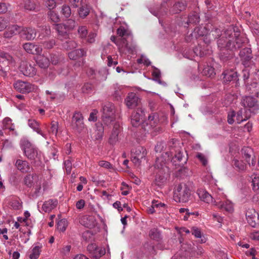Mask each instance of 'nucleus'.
I'll use <instances>...</instances> for the list:
<instances>
[{"label": "nucleus", "instance_id": "1", "mask_svg": "<svg viewBox=\"0 0 259 259\" xmlns=\"http://www.w3.org/2000/svg\"><path fill=\"white\" fill-rule=\"evenodd\" d=\"M219 46H223L230 50H235L240 48L243 43L242 39L240 37V32L235 30L233 27H229L222 34V37L218 41Z\"/></svg>", "mask_w": 259, "mask_h": 259}, {"label": "nucleus", "instance_id": "2", "mask_svg": "<svg viewBox=\"0 0 259 259\" xmlns=\"http://www.w3.org/2000/svg\"><path fill=\"white\" fill-rule=\"evenodd\" d=\"M23 184L27 188L34 189L31 195L33 198H37L41 193L42 189L45 190L47 187V182L43 177L36 173L26 175L23 178Z\"/></svg>", "mask_w": 259, "mask_h": 259}, {"label": "nucleus", "instance_id": "3", "mask_svg": "<svg viewBox=\"0 0 259 259\" xmlns=\"http://www.w3.org/2000/svg\"><path fill=\"white\" fill-rule=\"evenodd\" d=\"M191 192L190 185L189 183H181L176 187L174 199L176 202L186 203L189 200Z\"/></svg>", "mask_w": 259, "mask_h": 259}, {"label": "nucleus", "instance_id": "4", "mask_svg": "<svg viewBox=\"0 0 259 259\" xmlns=\"http://www.w3.org/2000/svg\"><path fill=\"white\" fill-rule=\"evenodd\" d=\"M102 112V118L103 122L109 125L115 119L114 105L110 102L106 103L103 106Z\"/></svg>", "mask_w": 259, "mask_h": 259}, {"label": "nucleus", "instance_id": "5", "mask_svg": "<svg viewBox=\"0 0 259 259\" xmlns=\"http://www.w3.org/2000/svg\"><path fill=\"white\" fill-rule=\"evenodd\" d=\"M22 149L25 155L30 160L39 158L37 149L34 147L28 140H23L21 142Z\"/></svg>", "mask_w": 259, "mask_h": 259}, {"label": "nucleus", "instance_id": "6", "mask_svg": "<svg viewBox=\"0 0 259 259\" xmlns=\"http://www.w3.org/2000/svg\"><path fill=\"white\" fill-rule=\"evenodd\" d=\"M110 39L116 45L120 52L126 50L128 53H133L136 51V45L134 43L128 44L125 38H120L116 40L115 36H112Z\"/></svg>", "mask_w": 259, "mask_h": 259}, {"label": "nucleus", "instance_id": "7", "mask_svg": "<svg viewBox=\"0 0 259 259\" xmlns=\"http://www.w3.org/2000/svg\"><path fill=\"white\" fill-rule=\"evenodd\" d=\"M71 126L72 129L79 133L84 129L83 117L80 112H74L72 118Z\"/></svg>", "mask_w": 259, "mask_h": 259}, {"label": "nucleus", "instance_id": "8", "mask_svg": "<svg viewBox=\"0 0 259 259\" xmlns=\"http://www.w3.org/2000/svg\"><path fill=\"white\" fill-rule=\"evenodd\" d=\"M132 161L136 165H140L141 159L145 158L147 151L145 148L143 147L139 146L132 151Z\"/></svg>", "mask_w": 259, "mask_h": 259}, {"label": "nucleus", "instance_id": "9", "mask_svg": "<svg viewBox=\"0 0 259 259\" xmlns=\"http://www.w3.org/2000/svg\"><path fill=\"white\" fill-rule=\"evenodd\" d=\"M19 70L26 76L32 77L36 74L35 68L26 61H21Z\"/></svg>", "mask_w": 259, "mask_h": 259}, {"label": "nucleus", "instance_id": "10", "mask_svg": "<svg viewBox=\"0 0 259 259\" xmlns=\"http://www.w3.org/2000/svg\"><path fill=\"white\" fill-rule=\"evenodd\" d=\"M15 89L22 94L28 93L34 89V85L27 81H23L20 80L16 81L14 83Z\"/></svg>", "mask_w": 259, "mask_h": 259}, {"label": "nucleus", "instance_id": "11", "mask_svg": "<svg viewBox=\"0 0 259 259\" xmlns=\"http://www.w3.org/2000/svg\"><path fill=\"white\" fill-rule=\"evenodd\" d=\"M87 249L91 255L96 259H99L105 253V248L98 247L95 243L88 245Z\"/></svg>", "mask_w": 259, "mask_h": 259}, {"label": "nucleus", "instance_id": "12", "mask_svg": "<svg viewBox=\"0 0 259 259\" xmlns=\"http://www.w3.org/2000/svg\"><path fill=\"white\" fill-rule=\"evenodd\" d=\"M246 218L248 224L252 227H255L259 223V214L252 208L246 210Z\"/></svg>", "mask_w": 259, "mask_h": 259}, {"label": "nucleus", "instance_id": "13", "mask_svg": "<svg viewBox=\"0 0 259 259\" xmlns=\"http://www.w3.org/2000/svg\"><path fill=\"white\" fill-rule=\"evenodd\" d=\"M241 153L242 157L244 158L248 164L250 166H254L255 164L254 155L253 150L249 147H245L242 149Z\"/></svg>", "mask_w": 259, "mask_h": 259}, {"label": "nucleus", "instance_id": "14", "mask_svg": "<svg viewBox=\"0 0 259 259\" xmlns=\"http://www.w3.org/2000/svg\"><path fill=\"white\" fill-rule=\"evenodd\" d=\"M79 223L86 228H92L97 224V220L94 215H84L79 218Z\"/></svg>", "mask_w": 259, "mask_h": 259}, {"label": "nucleus", "instance_id": "15", "mask_svg": "<svg viewBox=\"0 0 259 259\" xmlns=\"http://www.w3.org/2000/svg\"><path fill=\"white\" fill-rule=\"evenodd\" d=\"M144 115V110L142 108H138L136 111H134L131 115L132 125L135 127L138 126L141 123V120Z\"/></svg>", "mask_w": 259, "mask_h": 259}, {"label": "nucleus", "instance_id": "16", "mask_svg": "<svg viewBox=\"0 0 259 259\" xmlns=\"http://www.w3.org/2000/svg\"><path fill=\"white\" fill-rule=\"evenodd\" d=\"M36 34V31L35 28L32 27L22 28L21 27L20 35L21 37L27 40H31L35 37Z\"/></svg>", "mask_w": 259, "mask_h": 259}, {"label": "nucleus", "instance_id": "17", "mask_svg": "<svg viewBox=\"0 0 259 259\" xmlns=\"http://www.w3.org/2000/svg\"><path fill=\"white\" fill-rule=\"evenodd\" d=\"M140 102V98L135 93H130L125 99L126 106L129 108H133L139 105Z\"/></svg>", "mask_w": 259, "mask_h": 259}, {"label": "nucleus", "instance_id": "18", "mask_svg": "<svg viewBox=\"0 0 259 259\" xmlns=\"http://www.w3.org/2000/svg\"><path fill=\"white\" fill-rule=\"evenodd\" d=\"M24 49L29 54L40 55L42 52V48L31 42L25 43L23 45Z\"/></svg>", "mask_w": 259, "mask_h": 259}, {"label": "nucleus", "instance_id": "19", "mask_svg": "<svg viewBox=\"0 0 259 259\" xmlns=\"http://www.w3.org/2000/svg\"><path fill=\"white\" fill-rule=\"evenodd\" d=\"M21 27L17 25H13L9 26L4 33V37L6 38H11L17 34H19Z\"/></svg>", "mask_w": 259, "mask_h": 259}, {"label": "nucleus", "instance_id": "20", "mask_svg": "<svg viewBox=\"0 0 259 259\" xmlns=\"http://www.w3.org/2000/svg\"><path fill=\"white\" fill-rule=\"evenodd\" d=\"M241 104L245 108H255L257 106L256 100L251 96L244 97L241 101Z\"/></svg>", "mask_w": 259, "mask_h": 259}, {"label": "nucleus", "instance_id": "21", "mask_svg": "<svg viewBox=\"0 0 259 259\" xmlns=\"http://www.w3.org/2000/svg\"><path fill=\"white\" fill-rule=\"evenodd\" d=\"M15 165L17 169L22 173L28 172L30 169V166L26 160L18 159L16 160Z\"/></svg>", "mask_w": 259, "mask_h": 259}, {"label": "nucleus", "instance_id": "22", "mask_svg": "<svg viewBox=\"0 0 259 259\" xmlns=\"http://www.w3.org/2000/svg\"><path fill=\"white\" fill-rule=\"evenodd\" d=\"M225 197L226 195L222 192L220 191L218 194H215L214 197H212V201L211 202V203L216 206L218 208L222 209L224 207V201L222 200L225 199Z\"/></svg>", "mask_w": 259, "mask_h": 259}, {"label": "nucleus", "instance_id": "23", "mask_svg": "<svg viewBox=\"0 0 259 259\" xmlns=\"http://www.w3.org/2000/svg\"><path fill=\"white\" fill-rule=\"evenodd\" d=\"M166 181V178L165 176V174L162 171H159L155 176L153 185L161 188L165 184Z\"/></svg>", "mask_w": 259, "mask_h": 259}, {"label": "nucleus", "instance_id": "24", "mask_svg": "<svg viewBox=\"0 0 259 259\" xmlns=\"http://www.w3.org/2000/svg\"><path fill=\"white\" fill-rule=\"evenodd\" d=\"M55 29L58 33L59 37L61 39L67 38L68 37V31L66 25L63 24H57L55 25Z\"/></svg>", "mask_w": 259, "mask_h": 259}, {"label": "nucleus", "instance_id": "25", "mask_svg": "<svg viewBox=\"0 0 259 259\" xmlns=\"http://www.w3.org/2000/svg\"><path fill=\"white\" fill-rule=\"evenodd\" d=\"M148 122L150 125L149 128H151L152 129L155 128V130L156 131H161L159 127H157L159 122L158 116L157 114L152 113L149 115L148 116Z\"/></svg>", "mask_w": 259, "mask_h": 259}, {"label": "nucleus", "instance_id": "26", "mask_svg": "<svg viewBox=\"0 0 259 259\" xmlns=\"http://www.w3.org/2000/svg\"><path fill=\"white\" fill-rule=\"evenodd\" d=\"M119 124L115 123L110 136L109 142L111 145H115L118 141V134L119 133Z\"/></svg>", "mask_w": 259, "mask_h": 259}, {"label": "nucleus", "instance_id": "27", "mask_svg": "<svg viewBox=\"0 0 259 259\" xmlns=\"http://www.w3.org/2000/svg\"><path fill=\"white\" fill-rule=\"evenodd\" d=\"M117 33L121 38H125L126 40L127 38L130 39L132 41L133 40V37L131 31L122 26H120L117 29ZM131 43H133V42L132 41Z\"/></svg>", "mask_w": 259, "mask_h": 259}, {"label": "nucleus", "instance_id": "28", "mask_svg": "<svg viewBox=\"0 0 259 259\" xmlns=\"http://www.w3.org/2000/svg\"><path fill=\"white\" fill-rule=\"evenodd\" d=\"M91 7L85 3H83L78 9V14L81 19H84L90 13Z\"/></svg>", "mask_w": 259, "mask_h": 259}, {"label": "nucleus", "instance_id": "29", "mask_svg": "<svg viewBox=\"0 0 259 259\" xmlns=\"http://www.w3.org/2000/svg\"><path fill=\"white\" fill-rule=\"evenodd\" d=\"M58 204L56 199H49L45 201L42 206V209L45 212H50L55 208Z\"/></svg>", "mask_w": 259, "mask_h": 259}, {"label": "nucleus", "instance_id": "30", "mask_svg": "<svg viewBox=\"0 0 259 259\" xmlns=\"http://www.w3.org/2000/svg\"><path fill=\"white\" fill-rule=\"evenodd\" d=\"M197 194L199 198L203 201L210 203L212 201V196L210 195L205 190L199 189L197 191Z\"/></svg>", "mask_w": 259, "mask_h": 259}, {"label": "nucleus", "instance_id": "31", "mask_svg": "<svg viewBox=\"0 0 259 259\" xmlns=\"http://www.w3.org/2000/svg\"><path fill=\"white\" fill-rule=\"evenodd\" d=\"M28 124L29 126L33 129V130L36 132L37 134L41 135L42 137L45 139L47 138L46 135L44 134L39 128V124L35 119H30L28 121Z\"/></svg>", "mask_w": 259, "mask_h": 259}, {"label": "nucleus", "instance_id": "32", "mask_svg": "<svg viewBox=\"0 0 259 259\" xmlns=\"http://www.w3.org/2000/svg\"><path fill=\"white\" fill-rule=\"evenodd\" d=\"M86 55V51L84 49L74 50L68 53L70 59L76 60Z\"/></svg>", "mask_w": 259, "mask_h": 259}, {"label": "nucleus", "instance_id": "33", "mask_svg": "<svg viewBox=\"0 0 259 259\" xmlns=\"http://www.w3.org/2000/svg\"><path fill=\"white\" fill-rule=\"evenodd\" d=\"M250 117L246 113V111H245V109H241L239 110L235 115L236 122L237 123H240L242 122L247 120Z\"/></svg>", "mask_w": 259, "mask_h": 259}, {"label": "nucleus", "instance_id": "34", "mask_svg": "<svg viewBox=\"0 0 259 259\" xmlns=\"http://www.w3.org/2000/svg\"><path fill=\"white\" fill-rule=\"evenodd\" d=\"M96 129L95 132V138L96 140H100L102 139L104 134V127L101 123L98 122L96 124Z\"/></svg>", "mask_w": 259, "mask_h": 259}, {"label": "nucleus", "instance_id": "35", "mask_svg": "<svg viewBox=\"0 0 259 259\" xmlns=\"http://www.w3.org/2000/svg\"><path fill=\"white\" fill-rule=\"evenodd\" d=\"M37 62L39 66L42 68H47L50 64L49 59L44 55L37 57Z\"/></svg>", "mask_w": 259, "mask_h": 259}, {"label": "nucleus", "instance_id": "36", "mask_svg": "<svg viewBox=\"0 0 259 259\" xmlns=\"http://www.w3.org/2000/svg\"><path fill=\"white\" fill-rule=\"evenodd\" d=\"M186 4L184 3L178 2L176 3L170 10L172 14H177L184 10L186 8Z\"/></svg>", "mask_w": 259, "mask_h": 259}, {"label": "nucleus", "instance_id": "37", "mask_svg": "<svg viewBox=\"0 0 259 259\" xmlns=\"http://www.w3.org/2000/svg\"><path fill=\"white\" fill-rule=\"evenodd\" d=\"M41 247V245H36L33 247L29 254V258L30 259H37L39 256Z\"/></svg>", "mask_w": 259, "mask_h": 259}, {"label": "nucleus", "instance_id": "38", "mask_svg": "<svg viewBox=\"0 0 259 259\" xmlns=\"http://www.w3.org/2000/svg\"><path fill=\"white\" fill-rule=\"evenodd\" d=\"M233 164L239 171H244L246 169V165L242 160L234 159L233 161Z\"/></svg>", "mask_w": 259, "mask_h": 259}, {"label": "nucleus", "instance_id": "39", "mask_svg": "<svg viewBox=\"0 0 259 259\" xmlns=\"http://www.w3.org/2000/svg\"><path fill=\"white\" fill-rule=\"evenodd\" d=\"M224 78L225 79V80L226 81L236 80L237 79V72L231 71L227 73H224Z\"/></svg>", "mask_w": 259, "mask_h": 259}, {"label": "nucleus", "instance_id": "40", "mask_svg": "<svg viewBox=\"0 0 259 259\" xmlns=\"http://www.w3.org/2000/svg\"><path fill=\"white\" fill-rule=\"evenodd\" d=\"M202 73L203 75L212 77L215 74L214 69L211 66H207L203 69Z\"/></svg>", "mask_w": 259, "mask_h": 259}, {"label": "nucleus", "instance_id": "41", "mask_svg": "<svg viewBox=\"0 0 259 259\" xmlns=\"http://www.w3.org/2000/svg\"><path fill=\"white\" fill-rule=\"evenodd\" d=\"M51 33V29L49 26H45L41 27L40 34L38 37L42 39L46 36H49Z\"/></svg>", "mask_w": 259, "mask_h": 259}, {"label": "nucleus", "instance_id": "42", "mask_svg": "<svg viewBox=\"0 0 259 259\" xmlns=\"http://www.w3.org/2000/svg\"><path fill=\"white\" fill-rule=\"evenodd\" d=\"M77 32L78 34H79V37H80L81 38L84 39L87 37L88 31L86 26H79L78 28Z\"/></svg>", "mask_w": 259, "mask_h": 259}, {"label": "nucleus", "instance_id": "43", "mask_svg": "<svg viewBox=\"0 0 259 259\" xmlns=\"http://www.w3.org/2000/svg\"><path fill=\"white\" fill-rule=\"evenodd\" d=\"M222 209L228 212H232L234 211V204L230 200H227L224 202V207Z\"/></svg>", "mask_w": 259, "mask_h": 259}, {"label": "nucleus", "instance_id": "44", "mask_svg": "<svg viewBox=\"0 0 259 259\" xmlns=\"http://www.w3.org/2000/svg\"><path fill=\"white\" fill-rule=\"evenodd\" d=\"M57 226L59 231L64 232L67 226V222L65 219L61 220L57 223Z\"/></svg>", "mask_w": 259, "mask_h": 259}, {"label": "nucleus", "instance_id": "45", "mask_svg": "<svg viewBox=\"0 0 259 259\" xmlns=\"http://www.w3.org/2000/svg\"><path fill=\"white\" fill-rule=\"evenodd\" d=\"M48 14L52 21L57 23L60 21L59 15L54 11H49Z\"/></svg>", "mask_w": 259, "mask_h": 259}, {"label": "nucleus", "instance_id": "46", "mask_svg": "<svg viewBox=\"0 0 259 259\" xmlns=\"http://www.w3.org/2000/svg\"><path fill=\"white\" fill-rule=\"evenodd\" d=\"M98 164L100 166L110 170L114 169L113 165L109 162L107 161L101 160L99 162Z\"/></svg>", "mask_w": 259, "mask_h": 259}, {"label": "nucleus", "instance_id": "47", "mask_svg": "<svg viewBox=\"0 0 259 259\" xmlns=\"http://www.w3.org/2000/svg\"><path fill=\"white\" fill-rule=\"evenodd\" d=\"M196 157L199 159L203 166H206L208 164V160L206 157L201 153H198Z\"/></svg>", "mask_w": 259, "mask_h": 259}, {"label": "nucleus", "instance_id": "48", "mask_svg": "<svg viewBox=\"0 0 259 259\" xmlns=\"http://www.w3.org/2000/svg\"><path fill=\"white\" fill-rule=\"evenodd\" d=\"M62 14L66 17L68 18L71 15V9L70 8L66 5H64L62 7Z\"/></svg>", "mask_w": 259, "mask_h": 259}, {"label": "nucleus", "instance_id": "49", "mask_svg": "<svg viewBox=\"0 0 259 259\" xmlns=\"http://www.w3.org/2000/svg\"><path fill=\"white\" fill-rule=\"evenodd\" d=\"M82 93L85 94H89L93 90V85L89 83H85L81 88Z\"/></svg>", "mask_w": 259, "mask_h": 259}, {"label": "nucleus", "instance_id": "50", "mask_svg": "<svg viewBox=\"0 0 259 259\" xmlns=\"http://www.w3.org/2000/svg\"><path fill=\"white\" fill-rule=\"evenodd\" d=\"M77 46V43L72 40H70L66 42L65 48L68 50H71L76 48Z\"/></svg>", "mask_w": 259, "mask_h": 259}, {"label": "nucleus", "instance_id": "51", "mask_svg": "<svg viewBox=\"0 0 259 259\" xmlns=\"http://www.w3.org/2000/svg\"><path fill=\"white\" fill-rule=\"evenodd\" d=\"M64 167L67 174H70L72 169V162L70 159H67L64 162Z\"/></svg>", "mask_w": 259, "mask_h": 259}, {"label": "nucleus", "instance_id": "52", "mask_svg": "<svg viewBox=\"0 0 259 259\" xmlns=\"http://www.w3.org/2000/svg\"><path fill=\"white\" fill-rule=\"evenodd\" d=\"M199 22V17L196 13L193 14L188 17V23H196Z\"/></svg>", "mask_w": 259, "mask_h": 259}, {"label": "nucleus", "instance_id": "53", "mask_svg": "<svg viewBox=\"0 0 259 259\" xmlns=\"http://www.w3.org/2000/svg\"><path fill=\"white\" fill-rule=\"evenodd\" d=\"M252 186L254 190L259 189V177L255 176L252 180Z\"/></svg>", "mask_w": 259, "mask_h": 259}, {"label": "nucleus", "instance_id": "54", "mask_svg": "<svg viewBox=\"0 0 259 259\" xmlns=\"http://www.w3.org/2000/svg\"><path fill=\"white\" fill-rule=\"evenodd\" d=\"M191 232L196 238H200L202 236L200 230L196 227L192 228Z\"/></svg>", "mask_w": 259, "mask_h": 259}, {"label": "nucleus", "instance_id": "55", "mask_svg": "<svg viewBox=\"0 0 259 259\" xmlns=\"http://www.w3.org/2000/svg\"><path fill=\"white\" fill-rule=\"evenodd\" d=\"M25 9L29 11H33L36 10V6L33 2L28 1L25 3L24 6Z\"/></svg>", "mask_w": 259, "mask_h": 259}, {"label": "nucleus", "instance_id": "56", "mask_svg": "<svg viewBox=\"0 0 259 259\" xmlns=\"http://www.w3.org/2000/svg\"><path fill=\"white\" fill-rule=\"evenodd\" d=\"M159 233L156 229H151L149 232V236L153 239H156L159 236Z\"/></svg>", "mask_w": 259, "mask_h": 259}, {"label": "nucleus", "instance_id": "57", "mask_svg": "<svg viewBox=\"0 0 259 259\" xmlns=\"http://www.w3.org/2000/svg\"><path fill=\"white\" fill-rule=\"evenodd\" d=\"M65 25L67 26L68 30L69 31L74 29L76 25V22L73 20L69 19L67 21V23Z\"/></svg>", "mask_w": 259, "mask_h": 259}, {"label": "nucleus", "instance_id": "58", "mask_svg": "<svg viewBox=\"0 0 259 259\" xmlns=\"http://www.w3.org/2000/svg\"><path fill=\"white\" fill-rule=\"evenodd\" d=\"M51 128L52 133L55 135H56L58 133V123L56 121H52Z\"/></svg>", "mask_w": 259, "mask_h": 259}, {"label": "nucleus", "instance_id": "59", "mask_svg": "<svg viewBox=\"0 0 259 259\" xmlns=\"http://www.w3.org/2000/svg\"><path fill=\"white\" fill-rule=\"evenodd\" d=\"M96 35V33L94 32L90 33L87 37V41L90 44L94 42L95 41V38Z\"/></svg>", "mask_w": 259, "mask_h": 259}, {"label": "nucleus", "instance_id": "60", "mask_svg": "<svg viewBox=\"0 0 259 259\" xmlns=\"http://www.w3.org/2000/svg\"><path fill=\"white\" fill-rule=\"evenodd\" d=\"M46 5L50 11H51L52 9L55 8L56 6V4L54 0H48L46 2Z\"/></svg>", "mask_w": 259, "mask_h": 259}, {"label": "nucleus", "instance_id": "61", "mask_svg": "<svg viewBox=\"0 0 259 259\" xmlns=\"http://www.w3.org/2000/svg\"><path fill=\"white\" fill-rule=\"evenodd\" d=\"M212 35L213 36L214 39L218 38L220 36L221 34V31L219 29H215L214 30H212L209 33V35Z\"/></svg>", "mask_w": 259, "mask_h": 259}, {"label": "nucleus", "instance_id": "62", "mask_svg": "<svg viewBox=\"0 0 259 259\" xmlns=\"http://www.w3.org/2000/svg\"><path fill=\"white\" fill-rule=\"evenodd\" d=\"M236 114L235 111H232L228 115V122L229 124H232L234 123V120L233 117H235Z\"/></svg>", "mask_w": 259, "mask_h": 259}, {"label": "nucleus", "instance_id": "63", "mask_svg": "<svg viewBox=\"0 0 259 259\" xmlns=\"http://www.w3.org/2000/svg\"><path fill=\"white\" fill-rule=\"evenodd\" d=\"M55 40L52 39L48 41H46L44 43V47L47 49H51L55 45Z\"/></svg>", "mask_w": 259, "mask_h": 259}, {"label": "nucleus", "instance_id": "64", "mask_svg": "<svg viewBox=\"0 0 259 259\" xmlns=\"http://www.w3.org/2000/svg\"><path fill=\"white\" fill-rule=\"evenodd\" d=\"M85 205V201L83 199H80L76 202V207L78 209H82Z\"/></svg>", "mask_w": 259, "mask_h": 259}]
</instances>
